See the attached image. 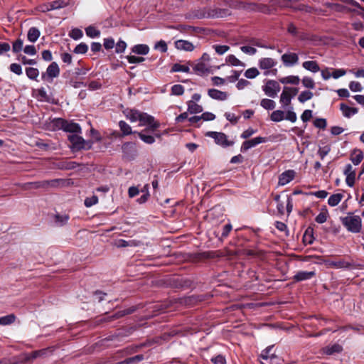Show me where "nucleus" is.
Wrapping results in <instances>:
<instances>
[{"mask_svg":"<svg viewBox=\"0 0 364 364\" xmlns=\"http://www.w3.org/2000/svg\"><path fill=\"white\" fill-rule=\"evenodd\" d=\"M68 140L71 144L70 148L73 151L90 150L92 149L94 144L92 140H85L78 134L69 135Z\"/></svg>","mask_w":364,"mask_h":364,"instance_id":"nucleus-1","label":"nucleus"},{"mask_svg":"<svg viewBox=\"0 0 364 364\" xmlns=\"http://www.w3.org/2000/svg\"><path fill=\"white\" fill-rule=\"evenodd\" d=\"M342 224L351 232H360L362 228V220L358 215H349L341 218Z\"/></svg>","mask_w":364,"mask_h":364,"instance_id":"nucleus-2","label":"nucleus"},{"mask_svg":"<svg viewBox=\"0 0 364 364\" xmlns=\"http://www.w3.org/2000/svg\"><path fill=\"white\" fill-rule=\"evenodd\" d=\"M262 88L267 96L274 98L277 97L281 87L277 81L267 80Z\"/></svg>","mask_w":364,"mask_h":364,"instance_id":"nucleus-3","label":"nucleus"},{"mask_svg":"<svg viewBox=\"0 0 364 364\" xmlns=\"http://www.w3.org/2000/svg\"><path fill=\"white\" fill-rule=\"evenodd\" d=\"M272 346H269L262 351L259 358L261 364H281L280 359L271 351Z\"/></svg>","mask_w":364,"mask_h":364,"instance_id":"nucleus-4","label":"nucleus"},{"mask_svg":"<svg viewBox=\"0 0 364 364\" xmlns=\"http://www.w3.org/2000/svg\"><path fill=\"white\" fill-rule=\"evenodd\" d=\"M206 136L214 139L217 144L223 147L229 146L233 144L232 141L228 140L227 136L223 132H208L206 133Z\"/></svg>","mask_w":364,"mask_h":364,"instance_id":"nucleus-5","label":"nucleus"},{"mask_svg":"<svg viewBox=\"0 0 364 364\" xmlns=\"http://www.w3.org/2000/svg\"><path fill=\"white\" fill-rule=\"evenodd\" d=\"M138 121L140 122V125H149V129L155 130L159 127L158 122H154V118L146 113L140 112Z\"/></svg>","mask_w":364,"mask_h":364,"instance_id":"nucleus-6","label":"nucleus"},{"mask_svg":"<svg viewBox=\"0 0 364 364\" xmlns=\"http://www.w3.org/2000/svg\"><path fill=\"white\" fill-rule=\"evenodd\" d=\"M43 183L44 190H49L50 188H57L66 186L69 184V182L65 179L56 178L43 181Z\"/></svg>","mask_w":364,"mask_h":364,"instance_id":"nucleus-7","label":"nucleus"},{"mask_svg":"<svg viewBox=\"0 0 364 364\" xmlns=\"http://www.w3.org/2000/svg\"><path fill=\"white\" fill-rule=\"evenodd\" d=\"M266 141V139L262 136H257L254 139L244 141L241 146L242 151H247L248 149L257 146L259 144Z\"/></svg>","mask_w":364,"mask_h":364,"instance_id":"nucleus-8","label":"nucleus"},{"mask_svg":"<svg viewBox=\"0 0 364 364\" xmlns=\"http://www.w3.org/2000/svg\"><path fill=\"white\" fill-rule=\"evenodd\" d=\"M282 61L287 67L292 66L296 64L299 61V57L296 53H287L282 55Z\"/></svg>","mask_w":364,"mask_h":364,"instance_id":"nucleus-9","label":"nucleus"},{"mask_svg":"<svg viewBox=\"0 0 364 364\" xmlns=\"http://www.w3.org/2000/svg\"><path fill=\"white\" fill-rule=\"evenodd\" d=\"M343 173L346 176V182L347 185L350 187L353 186L355 180V171L351 164H347L346 166Z\"/></svg>","mask_w":364,"mask_h":364,"instance_id":"nucleus-10","label":"nucleus"},{"mask_svg":"<svg viewBox=\"0 0 364 364\" xmlns=\"http://www.w3.org/2000/svg\"><path fill=\"white\" fill-rule=\"evenodd\" d=\"M296 176V172L294 170H287L279 176V185L285 186L291 181Z\"/></svg>","mask_w":364,"mask_h":364,"instance_id":"nucleus-11","label":"nucleus"},{"mask_svg":"<svg viewBox=\"0 0 364 364\" xmlns=\"http://www.w3.org/2000/svg\"><path fill=\"white\" fill-rule=\"evenodd\" d=\"M60 74V69L58 67V65L55 62H53L51 64L49 65L46 70V73L42 75V78L45 79L46 76L48 77L53 79L54 77H56Z\"/></svg>","mask_w":364,"mask_h":364,"instance_id":"nucleus-12","label":"nucleus"},{"mask_svg":"<svg viewBox=\"0 0 364 364\" xmlns=\"http://www.w3.org/2000/svg\"><path fill=\"white\" fill-rule=\"evenodd\" d=\"M208 94L212 99L225 101L228 99L229 95L226 92H223L216 89H209Z\"/></svg>","mask_w":364,"mask_h":364,"instance_id":"nucleus-13","label":"nucleus"},{"mask_svg":"<svg viewBox=\"0 0 364 364\" xmlns=\"http://www.w3.org/2000/svg\"><path fill=\"white\" fill-rule=\"evenodd\" d=\"M258 65L262 70H269L277 65V61L272 58H262L259 60Z\"/></svg>","mask_w":364,"mask_h":364,"instance_id":"nucleus-14","label":"nucleus"},{"mask_svg":"<svg viewBox=\"0 0 364 364\" xmlns=\"http://www.w3.org/2000/svg\"><path fill=\"white\" fill-rule=\"evenodd\" d=\"M63 131L73 133V134H81L82 129L78 124L65 120Z\"/></svg>","mask_w":364,"mask_h":364,"instance_id":"nucleus-15","label":"nucleus"},{"mask_svg":"<svg viewBox=\"0 0 364 364\" xmlns=\"http://www.w3.org/2000/svg\"><path fill=\"white\" fill-rule=\"evenodd\" d=\"M316 275L314 271H299L294 276V279L296 282L310 279Z\"/></svg>","mask_w":364,"mask_h":364,"instance_id":"nucleus-16","label":"nucleus"},{"mask_svg":"<svg viewBox=\"0 0 364 364\" xmlns=\"http://www.w3.org/2000/svg\"><path fill=\"white\" fill-rule=\"evenodd\" d=\"M175 46L178 50L185 51H192L194 49V46L192 43L185 40H178L175 42Z\"/></svg>","mask_w":364,"mask_h":364,"instance_id":"nucleus-17","label":"nucleus"},{"mask_svg":"<svg viewBox=\"0 0 364 364\" xmlns=\"http://www.w3.org/2000/svg\"><path fill=\"white\" fill-rule=\"evenodd\" d=\"M288 90L289 87H284L280 95V102L282 104L283 107L289 105L292 99Z\"/></svg>","mask_w":364,"mask_h":364,"instance_id":"nucleus-18","label":"nucleus"},{"mask_svg":"<svg viewBox=\"0 0 364 364\" xmlns=\"http://www.w3.org/2000/svg\"><path fill=\"white\" fill-rule=\"evenodd\" d=\"M340 109L343 113V114L346 117H350L352 115L356 114L358 112V109L355 107H350L345 104H341Z\"/></svg>","mask_w":364,"mask_h":364,"instance_id":"nucleus-19","label":"nucleus"},{"mask_svg":"<svg viewBox=\"0 0 364 364\" xmlns=\"http://www.w3.org/2000/svg\"><path fill=\"white\" fill-rule=\"evenodd\" d=\"M302 66L304 69L312 73H317L320 70L318 64L316 61L309 60L303 63Z\"/></svg>","mask_w":364,"mask_h":364,"instance_id":"nucleus-20","label":"nucleus"},{"mask_svg":"<svg viewBox=\"0 0 364 364\" xmlns=\"http://www.w3.org/2000/svg\"><path fill=\"white\" fill-rule=\"evenodd\" d=\"M363 153L360 150L356 149L351 154L350 160L354 165H358L363 159Z\"/></svg>","mask_w":364,"mask_h":364,"instance_id":"nucleus-21","label":"nucleus"},{"mask_svg":"<svg viewBox=\"0 0 364 364\" xmlns=\"http://www.w3.org/2000/svg\"><path fill=\"white\" fill-rule=\"evenodd\" d=\"M40 31L36 27H31L28 32V40L31 42H36L40 36Z\"/></svg>","mask_w":364,"mask_h":364,"instance_id":"nucleus-22","label":"nucleus"},{"mask_svg":"<svg viewBox=\"0 0 364 364\" xmlns=\"http://www.w3.org/2000/svg\"><path fill=\"white\" fill-rule=\"evenodd\" d=\"M188 111L191 114L200 113L203 111V107L193 101H188Z\"/></svg>","mask_w":364,"mask_h":364,"instance_id":"nucleus-23","label":"nucleus"},{"mask_svg":"<svg viewBox=\"0 0 364 364\" xmlns=\"http://www.w3.org/2000/svg\"><path fill=\"white\" fill-rule=\"evenodd\" d=\"M299 81V77L295 75H290L279 79V82L282 84L298 85Z\"/></svg>","mask_w":364,"mask_h":364,"instance_id":"nucleus-24","label":"nucleus"},{"mask_svg":"<svg viewBox=\"0 0 364 364\" xmlns=\"http://www.w3.org/2000/svg\"><path fill=\"white\" fill-rule=\"evenodd\" d=\"M66 5V3L63 1H54L50 3L48 6H46L45 11H48L51 10L61 9L65 7Z\"/></svg>","mask_w":364,"mask_h":364,"instance_id":"nucleus-25","label":"nucleus"},{"mask_svg":"<svg viewBox=\"0 0 364 364\" xmlns=\"http://www.w3.org/2000/svg\"><path fill=\"white\" fill-rule=\"evenodd\" d=\"M149 50V46L144 44H139L132 48L133 53L140 55H146Z\"/></svg>","mask_w":364,"mask_h":364,"instance_id":"nucleus-26","label":"nucleus"},{"mask_svg":"<svg viewBox=\"0 0 364 364\" xmlns=\"http://www.w3.org/2000/svg\"><path fill=\"white\" fill-rule=\"evenodd\" d=\"M343 197V195L341 193L333 194L328 198V203L332 207L336 206L341 202Z\"/></svg>","mask_w":364,"mask_h":364,"instance_id":"nucleus-27","label":"nucleus"},{"mask_svg":"<svg viewBox=\"0 0 364 364\" xmlns=\"http://www.w3.org/2000/svg\"><path fill=\"white\" fill-rule=\"evenodd\" d=\"M329 266L337 269L348 268L350 266L348 262L343 259H339L337 261H332L329 262Z\"/></svg>","mask_w":364,"mask_h":364,"instance_id":"nucleus-28","label":"nucleus"},{"mask_svg":"<svg viewBox=\"0 0 364 364\" xmlns=\"http://www.w3.org/2000/svg\"><path fill=\"white\" fill-rule=\"evenodd\" d=\"M342 350V347L339 344H333L331 346H326L323 349V352L326 355H332L335 353H340Z\"/></svg>","mask_w":364,"mask_h":364,"instance_id":"nucleus-29","label":"nucleus"},{"mask_svg":"<svg viewBox=\"0 0 364 364\" xmlns=\"http://www.w3.org/2000/svg\"><path fill=\"white\" fill-rule=\"evenodd\" d=\"M140 112L134 109H130L125 112L126 117L132 122H136L139 119Z\"/></svg>","mask_w":364,"mask_h":364,"instance_id":"nucleus-30","label":"nucleus"},{"mask_svg":"<svg viewBox=\"0 0 364 364\" xmlns=\"http://www.w3.org/2000/svg\"><path fill=\"white\" fill-rule=\"evenodd\" d=\"M226 62L232 66L245 67V64L237 59L234 55H229L226 58Z\"/></svg>","mask_w":364,"mask_h":364,"instance_id":"nucleus-31","label":"nucleus"},{"mask_svg":"<svg viewBox=\"0 0 364 364\" xmlns=\"http://www.w3.org/2000/svg\"><path fill=\"white\" fill-rule=\"evenodd\" d=\"M270 119L272 121L279 122L284 119V112L282 110H276L272 112Z\"/></svg>","mask_w":364,"mask_h":364,"instance_id":"nucleus-32","label":"nucleus"},{"mask_svg":"<svg viewBox=\"0 0 364 364\" xmlns=\"http://www.w3.org/2000/svg\"><path fill=\"white\" fill-rule=\"evenodd\" d=\"M16 320V316L13 314L0 317V325L6 326L13 323Z\"/></svg>","mask_w":364,"mask_h":364,"instance_id":"nucleus-33","label":"nucleus"},{"mask_svg":"<svg viewBox=\"0 0 364 364\" xmlns=\"http://www.w3.org/2000/svg\"><path fill=\"white\" fill-rule=\"evenodd\" d=\"M65 123V119H63L62 118H55L52 120L51 122V126L52 127L55 129H64V126Z\"/></svg>","mask_w":364,"mask_h":364,"instance_id":"nucleus-34","label":"nucleus"},{"mask_svg":"<svg viewBox=\"0 0 364 364\" xmlns=\"http://www.w3.org/2000/svg\"><path fill=\"white\" fill-rule=\"evenodd\" d=\"M171 72L175 73V72H183V73H189L190 68L188 65H181L179 63H175L171 70Z\"/></svg>","mask_w":364,"mask_h":364,"instance_id":"nucleus-35","label":"nucleus"},{"mask_svg":"<svg viewBox=\"0 0 364 364\" xmlns=\"http://www.w3.org/2000/svg\"><path fill=\"white\" fill-rule=\"evenodd\" d=\"M313 93L311 91L305 90L300 93V95L298 97V100L301 103H304L307 100H311L313 97Z\"/></svg>","mask_w":364,"mask_h":364,"instance_id":"nucleus-36","label":"nucleus"},{"mask_svg":"<svg viewBox=\"0 0 364 364\" xmlns=\"http://www.w3.org/2000/svg\"><path fill=\"white\" fill-rule=\"evenodd\" d=\"M260 105L265 109L270 110L275 107V102L270 99H262L260 102Z\"/></svg>","mask_w":364,"mask_h":364,"instance_id":"nucleus-37","label":"nucleus"},{"mask_svg":"<svg viewBox=\"0 0 364 364\" xmlns=\"http://www.w3.org/2000/svg\"><path fill=\"white\" fill-rule=\"evenodd\" d=\"M26 73L28 78L31 80H37L39 71L37 68L30 67L26 69Z\"/></svg>","mask_w":364,"mask_h":364,"instance_id":"nucleus-38","label":"nucleus"},{"mask_svg":"<svg viewBox=\"0 0 364 364\" xmlns=\"http://www.w3.org/2000/svg\"><path fill=\"white\" fill-rule=\"evenodd\" d=\"M119 126L123 135H129L132 133L131 127L124 121H120Z\"/></svg>","mask_w":364,"mask_h":364,"instance_id":"nucleus-39","label":"nucleus"},{"mask_svg":"<svg viewBox=\"0 0 364 364\" xmlns=\"http://www.w3.org/2000/svg\"><path fill=\"white\" fill-rule=\"evenodd\" d=\"M328 216V210L325 208L322 210L321 212L316 217L315 220L316 223L322 224L327 220Z\"/></svg>","mask_w":364,"mask_h":364,"instance_id":"nucleus-40","label":"nucleus"},{"mask_svg":"<svg viewBox=\"0 0 364 364\" xmlns=\"http://www.w3.org/2000/svg\"><path fill=\"white\" fill-rule=\"evenodd\" d=\"M244 75L248 79H254L259 75V72L256 68H251L247 69Z\"/></svg>","mask_w":364,"mask_h":364,"instance_id":"nucleus-41","label":"nucleus"},{"mask_svg":"<svg viewBox=\"0 0 364 364\" xmlns=\"http://www.w3.org/2000/svg\"><path fill=\"white\" fill-rule=\"evenodd\" d=\"M85 32L87 36L90 38L98 37L100 35V31L92 26L87 27L85 28Z\"/></svg>","mask_w":364,"mask_h":364,"instance_id":"nucleus-42","label":"nucleus"},{"mask_svg":"<svg viewBox=\"0 0 364 364\" xmlns=\"http://www.w3.org/2000/svg\"><path fill=\"white\" fill-rule=\"evenodd\" d=\"M143 359H144L143 355H136L135 356L127 358L124 363H125L126 364H135V363H138L140 361L143 360Z\"/></svg>","mask_w":364,"mask_h":364,"instance_id":"nucleus-43","label":"nucleus"},{"mask_svg":"<svg viewBox=\"0 0 364 364\" xmlns=\"http://www.w3.org/2000/svg\"><path fill=\"white\" fill-rule=\"evenodd\" d=\"M83 36L82 31L79 28H73L69 33V36L74 40H78Z\"/></svg>","mask_w":364,"mask_h":364,"instance_id":"nucleus-44","label":"nucleus"},{"mask_svg":"<svg viewBox=\"0 0 364 364\" xmlns=\"http://www.w3.org/2000/svg\"><path fill=\"white\" fill-rule=\"evenodd\" d=\"M88 50V46L85 43H80L78 44L74 49V53L77 54H84L87 53Z\"/></svg>","mask_w":364,"mask_h":364,"instance_id":"nucleus-45","label":"nucleus"},{"mask_svg":"<svg viewBox=\"0 0 364 364\" xmlns=\"http://www.w3.org/2000/svg\"><path fill=\"white\" fill-rule=\"evenodd\" d=\"M138 135H139V138L144 142H145V143H146L148 144H151L154 143V141H155L154 137L151 136V135H146V134H144L141 132H139Z\"/></svg>","mask_w":364,"mask_h":364,"instance_id":"nucleus-46","label":"nucleus"},{"mask_svg":"<svg viewBox=\"0 0 364 364\" xmlns=\"http://www.w3.org/2000/svg\"><path fill=\"white\" fill-rule=\"evenodd\" d=\"M301 82L303 85L306 88L313 89L315 87L314 81L309 77H304Z\"/></svg>","mask_w":364,"mask_h":364,"instance_id":"nucleus-47","label":"nucleus"},{"mask_svg":"<svg viewBox=\"0 0 364 364\" xmlns=\"http://www.w3.org/2000/svg\"><path fill=\"white\" fill-rule=\"evenodd\" d=\"M184 92V87L181 85H174L171 87V94L174 95H181Z\"/></svg>","mask_w":364,"mask_h":364,"instance_id":"nucleus-48","label":"nucleus"},{"mask_svg":"<svg viewBox=\"0 0 364 364\" xmlns=\"http://www.w3.org/2000/svg\"><path fill=\"white\" fill-rule=\"evenodd\" d=\"M98 203V198L96 196L86 198L85 200V205L87 208L91 207Z\"/></svg>","mask_w":364,"mask_h":364,"instance_id":"nucleus-49","label":"nucleus"},{"mask_svg":"<svg viewBox=\"0 0 364 364\" xmlns=\"http://www.w3.org/2000/svg\"><path fill=\"white\" fill-rule=\"evenodd\" d=\"M213 47L215 49V52L219 55L224 54L230 49V47L225 45H214Z\"/></svg>","mask_w":364,"mask_h":364,"instance_id":"nucleus-50","label":"nucleus"},{"mask_svg":"<svg viewBox=\"0 0 364 364\" xmlns=\"http://www.w3.org/2000/svg\"><path fill=\"white\" fill-rule=\"evenodd\" d=\"M26 188H43L44 189V183L43 181H36V182H31L26 184Z\"/></svg>","mask_w":364,"mask_h":364,"instance_id":"nucleus-51","label":"nucleus"},{"mask_svg":"<svg viewBox=\"0 0 364 364\" xmlns=\"http://www.w3.org/2000/svg\"><path fill=\"white\" fill-rule=\"evenodd\" d=\"M314 124L316 127L320 128V129H325L326 127V120L323 118H317L314 120Z\"/></svg>","mask_w":364,"mask_h":364,"instance_id":"nucleus-52","label":"nucleus"},{"mask_svg":"<svg viewBox=\"0 0 364 364\" xmlns=\"http://www.w3.org/2000/svg\"><path fill=\"white\" fill-rule=\"evenodd\" d=\"M240 50L246 54L252 55H255L257 52V49L252 46H244L240 48Z\"/></svg>","mask_w":364,"mask_h":364,"instance_id":"nucleus-53","label":"nucleus"},{"mask_svg":"<svg viewBox=\"0 0 364 364\" xmlns=\"http://www.w3.org/2000/svg\"><path fill=\"white\" fill-rule=\"evenodd\" d=\"M23 48V41L21 39H17L15 42L13 43V51L14 53H18L20 52Z\"/></svg>","mask_w":364,"mask_h":364,"instance_id":"nucleus-54","label":"nucleus"},{"mask_svg":"<svg viewBox=\"0 0 364 364\" xmlns=\"http://www.w3.org/2000/svg\"><path fill=\"white\" fill-rule=\"evenodd\" d=\"M284 119L289 120L291 122H295L297 119L296 114L292 110H289L287 114H284Z\"/></svg>","mask_w":364,"mask_h":364,"instance_id":"nucleus-55","label":"nucleus"},{"mask_svg":"<svg viewBox=\"0 0 364 364\" xmlns=\"http://www.w3.org/2000/svg\"><path fill=\"white\" fill-rule=\"evenodd\" d=\"M127 48V43L123 41H119L115 47V51L117 53H123Z\"/></svg>","mask_w":364,"mask_h":364,"instance_id":"nucleus-56","label":"nucleus"},{"mask_svg":"<svg viewBox=\"0 0 364 364\" xmlns=\"http://www.w3.org/2000/svg\"><path fill=\"white\" fill-rule=\"evenodd\" d=\"M154 48L161 50L162 53L166 52L168 49L167 45L164 41L157 42L154 46Z\"/></svg>","mask_w":364,"mask_h":364,"instance_id":"nucleus-57","label":"nucleus"},{"mask_svg":"<svg viewBox=\"0 0 364 364\" xmlns=\"http://www.w3.org/2000/svg\"><path fill=\"white\" fill-rule=\"evenodd\" d=\"M349 88L353 92H360L362 90L363 87L360 82H355V81H352L349 84Z\"/></svg>","mask_w":364,"mask_h":364,"instance_id":"nucleus-58","label":"nucleus"},{"mask_svg":"<svg viewBox=\"0 0 364 364\" xmlns=\"http://www.w3.org/2000/svg\"><path fill=\"white\" fill-rule=\"evenodd\" d=\"M331 148L329 146H325L322 148H320L318 149V154L321 159H323L324 157L328 155V154L330 152Z\"/></svg>","mask_w":364,"mask_h":364,"instance_id":"nucleus-59","label":"nucleus"},{"mask_svg":"<svg viewBox=\"0 0 364 364\" xmlns=\"http://www.w3.org/2000/svg\"><path fill=\"white\" fill-rule=\"evenodd\" d=\"M10 70L16 75H21L22 74V68L21 66L19 64L17 63H12L10 65Z\"/></svg>","mask_w":364,"mask_h":364,"instance_id":"nucleus-60","label":"nucleus"},{"mask_svg":"<svg viewBox=\"0 0 364 364\" xmlns=\"http://www.w3.org/2000/svg\"><path fill=\"white\" fill-rule=\"evenodd\" d=\"M312 117V111L310 109H306L302 113L301 119L304 122H308Z\"/></svg>","mask_w":364,"mask_h":364,"instance_id":"nucleus-61","label":"nucleus"},{"mask_svg":"<svg viewBox=\"0 0 364 364\" xmlns=\"http://www.w3.org/2000/svg\"><path fill=\"white\" fill-rule=\"evenodd\" d=\"M127 58L129 63H140L144 60V58L134 55L127 56Z\"/></svg>","mask_w":364,"mask_h":364,"instance_id":"nucleus-62","label":"nucleus"},{"mask_svg":"<svg viewBox=\"0 0 364 364\" xmlns=\"http://www.w3.org/2000/svg\"><path fill=\"white\" fill-rule=\"evenodd\" d=\"M249 85H250V82L248 80L245 79H240L238 80L236 87L238 90H242Z\"/></svg>","mask_w":364,"mask_h":364,"instance_id":"nucleus-63","label":"nucleus"},{"mask_svg":"<svg viewBox=\"0 0 364 364\" xmlns=\"http://www.w3.org/2000/svg\"><path fill=\"white\" fill-rule=\"evenodd\" d=\"M211 361L214 364H225L226 363V360H225V358L221 355H218L213 358L211 359Z\"/></svg>","mask_w":364,"mask_h":364,"instance_id":"nucleus-64","label":"nucleus"}]
</instances>
